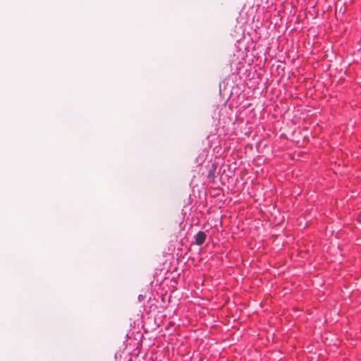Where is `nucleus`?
Masks as SVG:
<instances>
[{
	"instance_id": "f257e3e1",
	"label": "nucleus",
	"mask_w": 361,
	"mask_h": 361,
	"mask_svg": "<svg viewBox=\"0 0 361 361\" xmlns=\"http://www.w3.org/2000/svg\"><path fill=\"white\" fill-rule=\"evenodd\" d=\"M206 239V235L202 231H199L195 236V243L198 245H201L204 243Z\"/></svg>"
}]
</instances>
